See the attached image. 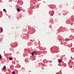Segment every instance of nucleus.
Returning a JSON list of instances; mask_svg holds the SVG:
<instances>
[{"mask_svg": "<svg viewBox=\"0 0 74 74\" xmlns=\"http://www.w3.org/2000/svg\"><path fill=\"white\" fill-rule=\"evenodd\" d=\"M32 53V56H33L34 55V53Z\"/></svg>", "mask_w": 74, "mask_h": 74, "instance_id": "nucleus-7", "label": "nucleus"}, {"mask_svg": "<svg viewBox=\"0 0 74 74\" xmlns=\"http://www.w3.org/2000/svg\"><path fill=\"white\" fill-rule=\"evenodd\" d=\"M3 11L4 12L6 11V13L7 12V11H6V10H5V9H4L3 10Z\"/></svg>", "mask_w": 74, "mask_h": 74, "instance_id": "nucleus-3", "label": "nucleus"}, {"mask_svg": "<svg viewBox=\"0 0 74 74\" xmlns=\"http://www.w3.org/2000/svg\"><path fill=\"white\" fill-rule=\"evenodd\" d=\"M62 61V60H59L58 62H59V63H60V62H61Z\"/></svg>", "mask_w": 74, "mask_h": 74, "instance_id": "nucleus-4", "label": "nucleus"}, {"mask_svg": "<svg viewBox=\"0 0 74 74\" xmlns=\"http://www.w3.org/2000/svg\"><path fill=\"white\" fill-rule=\"evenodd\" d=\"M36 52H37V51H35V52H34V53H35V54H36Z\"/></svg>", "mask_w": 74, "mask_h": 74, "instance_id": "nucleus-9", "label": "nucleus"}, {"mask_svg": "<svg viewBox=\"0 0 74 74\" xmlns=\"http://www.w3.org/2000/svg\"><path fill=\"white\" fill-rule=\"evenodd\" d=\"M3 70H6V67H5V66H4Z\"/></svg>", "mask_w": 74, "mask_h": 74, "instance_id": "nucleus-1", "label": "nucleus"}, {"mask_svg": "<svg viewBox=\"0 0 74 74\" xmlns=\"http://www.w3.org/2000/svg\"><path fill=\"white\" fill-rule=\"evenodd\" d=\"M17 11L18 12H20V9H19V8L17 10Z\"/></svg>", "mask_w": 74, "mask_h": 74, "instance_id": "nucleus-2", "label": "nucleus"}, {"mask_svg": "<svg viewBox=\"0 0 74 74\" xmlns=\"http://www.w3.org/2000/svg\"><path fill=\"white\" fill-rule=\"evenodd\" d=\"M1 32H3V28L1 29Z\"/></svg>", "mask_w": 74, "mask_h": 74, "instance_id": "nucleus-8", "label": "nucleus"}, {"mask_svg": "<svg viewBox=\"0 0 74 74\" xmlns=\"http://www.w3.org/2000/svg\"><path fill=\"white\" fill-rule=\"evenodd\" d=\"M12 59L11 58H9V60H12Z\"/></svg>", "mask_w": 74, "mask_h": 74, "instance_id": "nucleus-5", "label": "nucleus"}, {"mask_svg": "<svg viewBox=\"0 0 74 74\" xmlns=\"http://www.w3.org/2000/svg\"><path fill=\"white\" fill-rule=\"evenodd\" d=\"M0 56H1V54H0Z\"/></svg>", "mask_w": 74, "mask_h": 74, "instance_id": "nucleus-11", "label": "nucleus"}, {"mask_svg": "<svg viewBox=\"0 0 74 74\" xmlns=\"http://www.w3.org/2000/svg\"><path fill=\"white\" fill-rule=\"evenodd\" d=\"M2 58V57H1V56H0V59H1Z\"/></svg>", "mask_w": 74, "mask_h": 74, "instance_id": "nucleus-10", "label": "nucleus"}, {"mask_svg": "<svg viewBox=\"0 0 74 74\" xmlns=\"http://www.w3.org/2000/svg\"><path fill=\"white\" fill-rule=\"evenodd\" d=\"M12 74H15V72H14V71H13L12 72Z\"/></svg>", "mask_w": 74, "mask_h": 74, "instance_id": "nucleus-6", "label": "nucleus"}]
</instances>
